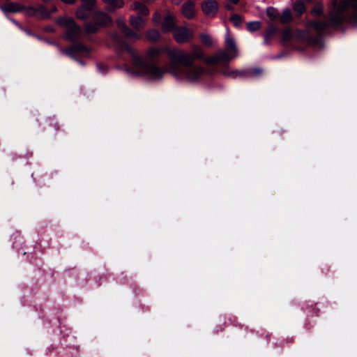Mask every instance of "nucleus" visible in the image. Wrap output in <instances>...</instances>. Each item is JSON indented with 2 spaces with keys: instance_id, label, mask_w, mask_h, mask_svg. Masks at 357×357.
Wrapping results in <instances>:
<instances>
[{
  "instance_id": "nucleus-1",
  "label": "nucleus",
  "mask_w": 357,
  "mask_h": 357,
  "mask_svg": "<svg viewBox=\"0 0 357 357\" xmlns=\"http://www.w3.org/2000/svg\"><path fill=\"white\" fill-rule=\"evenodd\" d=\"M132 67L135 74L153 80L160 79L165 72H169L177 79L195 83L199 81L206 73V70L202 66L192 63L181 64L171 60L167 68L162 70L155 65L149 64L146 59L138 56H134Z\"/></svg>"
},
{
  "instance_id": "nucleus-2",
  "label": "nucleus",
  "mask_w": 357,
  "mask_h": 357,
  "mask_svg": "<svg viewBox=\"0 0 357 357\" xmlns=\"http://www.w3.org/2000/svg\"><path fill=\"white\" fill-rule=\"evenodd\" d=\"M192 48V53L183 49L167 50V53L172 61H176L181 64H190L195 59H202L204 55L203 50L199 46L194 45Z\"/></svg>"
},
{
  "instance_id": "nucleus-3",
  "label": "nucleus",
  "mask_w": 357,
  "mask_h": 357,
  "mask_svg": "<svg viewBox=\"0 0 357 357\" xmlns=\"http://www.w3.org/2000/svg\"><path fill=\"white\" fill-rule=\"evenodd\" d=\"M351 9L357 10V0H335L330 13L331 22L334 24L340 23Z\"/></svg>"
},
{
  "instance_id": "nucleus-4",
  "label": "nucleus",
  "mask_w": 357,
  "mask_h": 357,
  "mask_svg": "<svg viewBox=\"0 0 357 357\" xmlns=\"http://www.w3.org/2000/svg\"><path fill=\"white\" fill-rule=\"evenodd\" d=\"M57 23L65 29V38L70 41L78 40L82 33L81 27L78 26L71 18L61 17L57 20Z\"/></svg>"
},
{
  "instance_id": "nucleus-5",
  "label": "nucleus",
  "mask_w": 357,
  "mask_h": 357,
  "mask_svg": "<svg viewBox=\"0 0 357 357\" xmlns=\"http://www.w3.org/2000/svg\"><path fill=\"white\" fill-rule=\"evenodd\" d=\"M192 31L185 27L176 28L173 31V36L178 43H185L192 38Z\"/></svg>"
},
{
  "instance_id": "nucleus-6",
  "label": "nucleus",
  "mask_w": 357,
  "mask_h": 357,
  "mask_svg": "<svg viewBox=\"0 0 357 357\" xmlns=\"http://www.w3.org/2000/svg\"><path fill=\"white\" fill-rule=\"evenodd\" d=\"M230 60L229 54L226 52H220L214 56L206 58L204 61L207 64L217 65L220 63H227Z\"/></svg>"
},
{
  "instance_id": "nucleus-7",
  "label": "nucleus",
  "mask_w": 357,
  "mask_h": 357,
  "mask_svg": "<svg viewBox=\"0 0 357 357\" xmlns=\"http://www.w3.org/2000/svg\"><path fill=\"white\" fill-rule=\"evenodd\" d=\"M202 10L208 17H214L218 10V4L215 0H204Z\"/></svg>"
},
{
  "instance_id": "nucleus-8",
  "label": "nucleus",
  "mask_w": 357,
  "mask_h": 357,
  "mask_svg": "<svg viewBox=\"0 0 357 357\" xmlns=\"http://www.w3.org/2000/svg\"><path fill=\"white\" fill-rule=\"evenodd\" d=\"M225 46H226V52L229 54V52H231V55H229L230 59H234L237 56V49L236 47L235 42L233 38L231 36L229 29H227V35L225 38Z\"/></svg>"
},
{
  "instance_id": "nucleus-9",
  "label": "nucleus",
  "mask_w": 357,
  "mask_h": 357,
  "mask_svg": "<svg viewBox=\"0 0 357 357\" xmlns=\"http://www.w3.org/2000/svg\"><path fill=\"white\" fill-rule=\"evenodd\" d=\"M130 24L134 29L141 30L145 26L146 20L142 16L131 15L130 17Z\"/></svg>"
},
{
  "instance_id": "nucleus-10",
  "label": "nucleus",
  "mask_w": 357,
  "mask_h": 357,
  "mask_svg": "<svg viewBox=\"0 0 357 357\" xmlns=\"http://www.w3.org/2000/svg\"><path fill=\"white\" fill-rule=\"evenodd\" d=\"M117 24H118L119 26L122 29V30H123V33H125V35L127 37H128L129 38L135 39V40H138V39L141 38L142 36L140 34L135 33L134 31L130 30L127 26V25L126 24L125 22H123V20H119L117 22Z\"/></svg>"
},
{
  "instance_id": "nucleus-11",
  "label": "nucleus",
  "mask_w": 357,
  "mask_h": 357,
  "mask_svg": "<svg viewBox=\"0 0 357 357\" xmlns=\"http://www.w3.org/2000/svg\"><path fill=\"white\" fill-rule=\"evenodd\" d=\"M175 24L174 17L171 14L167 15L162 24V29L164 32H168L173 29Z\"/></svg>"
},
{
  "instance_id": "nucleus-12",
  "label": "nucleus",
  "mask_w": 357,
  "mask_h": 357,
  "mask_svg": "<svg viewBox=\"0 0 357 357\" xmlns=\"http://www.w3.org/2000/svg\"><path fill=\"white\" fill-rule=\"evenodd\" d=\"M131 9L135 10L138 15L142 16H147L149 14V10L147 7L142 3L135 1L132 3Z\"/></svg>"
},
{
  "instance_id": "nucleus-13",
  "label": "nucleus",
  "mask_w": 357,
  "mask_h": 357,
  "mask_svg": "<svg viewBox=\"0 0 357 357\" xmlns=\"http://www.w3.org/2000/svg\"><path fill=\"white\" fill-rule=\"evenodd\" d=\"M195 6L192 2H187L182 7V13L187 18H192L195 15Z\"/></svg>"
},
{
  "instance_id": "nucleus-14",
  "label": "nucleus",
  "mask_w": 357,
  "mask_h": 357,
  "mask_svg": "<svg viewBox=\"0 0 357 357\" xmlns=\"http://www.w3.org/2000/svg\"><path fill=\"white\" fill-rule=\"evenodd\" d=\"M95 20L100 26H106L112 22L109 16L103 13H97L95 16Z\"/></svg>"
},
{
  "instance_id": "nucleus-15",
  "label": "nucleus",
  "mask_w": 357,
  "mask_h": 357,
  "mask_svg": "<svg viewBox=\"0 0 357 357\" xmlns=\"http://www.w3.org/2000/svg\"><path fill=\"white\" fill-rule=\"evenodd\" d=\"M33 13L42 18L49 17L51 15V13L48 11L44 6H38L34 8H33Z\"/></svg>"
},
{
  "instance_id": "nucleus-16",
  "label": "nucleus",
  "mask_w": 357,
  "mask_h": 357,
  "mask_svg": "<svg viewBox=\"0 0 357 357\" xmlns=\"http://www.w3.org/2000/svg\"><path fill=\"white\" fill-rule=\"evenodd\" d=\"M91 10V9L81 6L76 13V16L78 19L84 20L90 15Z\"/></svg>"
},
{
  "instance_id": "nucleus-17",
  "label": "nucleus",
  "mask_w": 357,
  "mask_h": 357,
  "mask_svg": "<svg viewBox=\"0 0 357 357\" xmlns=\"http://www.w3.org/2000/svg\"><path fill=\"white\" fill-rule=\"evenodd\" d=\"M293 10L298 17H300L305 11V6L302 1L296 2L293 6Z\"/></svg>"
},
{
  "instance_id": "nucleus-18",
  "label": "nucleus",
  "mask_w": 357,
  "mask_h": 357,
  "mask_svg": "<svg viewBox=\"0 0 357 357\" xmlns=\"http://www.w3.org/2000/svg\"><path fill=\"white\" fill-rule=\"evenodd\" d=\"M2 10L4 12H19L21 10V6L14 3H8L6 6L1 7Z\"/></svg>"
},
{
  "instance_id": "nucleus-19",
  "label": "nucleus",
  "mask_w": 357,
  "mask_h": 357,
  "mask_svg": "<svg viewBox=\"0 0 357 357\" xmlns=\"http://www.w3.org/2000/svg\"><path fill=\"white\" fill-rule=\"evenodd\" d=\"M291 20L292 16L290 10L289 8L284 9L280 17V22L283 24H286L289 22Z\"/></svg>"
},
{
  "instance_id": "nucleus-20",
  "label": "nucleus",
  "mask_w": 357,
  "mask_h": 357,
  "mask_svg": "<svg viewBox=\"0 0 357 357\" xmlns=\"http://www.w3.org/2000/svg\"><path fill=\"white\" fill-rule=\"evenodd\" d=\"M160 33L155 29H151L146 33V37L149 40L155 42L160 38Z\"/></svg>"
},
{
  "instance_id": "nucleus-21",
  "label": "nucleus",
  "mask_w": 357,
  "mask_h": 357,
  "mask_svg": "<svg viewBox=\"0 0 357 357\" xmlns=\"http://www.w3.org/2000/svg\"><path fill=\"white\" fill-rule=\"evenodd\" d=\"M99 26L100 25H98L97 22L96 23H88L85 26V30L86 33H93L98 31Z\"/></svg>"
},
{
  "instance_id": "nucleus-22",
  "label": "nucleus",
  "mask_w": 357,
  "mask_h": 357,
  "mask_svg": "<svg viewBox=\"0 0 357 357\" xmlns=\"http://www.w3.org/2000/svg\"><path fill=\"white\" fill-rule=\"evenodd\" d=\"M200 39L202 43L207 46V47H211L213 45V40L211 37L206 33H202L200 35Z\"/></svg>"
},
{
  "instance_id": "nucleus-23",
  "label": "nucleus",
  "mask_w": 357,
  "mask_h": 357,
  "mask_svg": "<svg viewBox=\"0 0 357 357\" xmlns=\"http://www.w3.org/2000/svg\"><path fill=\"white\" fill-rule=\"evenodd\" d=\"M109 7L112 8H121L123 3L121 0H103Z\"/></svg>"
},
{
  "instance_id": "nucleus-24",
  "label": "nucleus",
  "mask_w": 357,
  "mask_h": 357,
  "mask_svg": "<svg viewBox=\"0 0 357 357\" xmlns=\"http://www.w3.org/2000/svg\"><path fill=\"white\" fill-rule=\"evenodd\" d=\"M266 13L267 16L271 20L277 18L279 15L278 10L273 7L267 8Z\"/></svg>"
},
{
  "instance_id": "nucleus-25",
  "label": "nucleus",
  "mask_w": 357,
  "mask_h": 357,
  "mask_svg": "<svg viewBox=\"0 0 357 357\" xmlns=\"http://www.w3.org/2000/svg\"><path fill=\"white\" fill-rule=\"evenodd\" d=\"M261 23L259 21L250 22L247 24L248 30L250 31H255L259 29Z\"/></svg>"
},
{
  "instance_id": "nucleus-26",
  "label": "nucleus",
  "mask_w": 357,
  "mask_h": 357,
  "mask_svg": "<svg viewBox=\"0 0 357 357\" xmlns=\"http://www.w3.org/2000/svg\"><path fill=\"white\" fill-rule=\"evenodd\" d=\"M324 7L321 3H317L314 6L313 9L312 10V13L314 16H318L323 13Z\"/></svg>"
},
{
  "instance_id": "nucleus-27",
  "label": "nucleus",
  "mask_w": 357,
  "mask_h": 357,
  "mask_svg": "<svg viewBox=\"0 0 357 357\" xmlns=\"http://www.w3.org/2000/svg\"><path fill=\"white\" fill-rule=\"evenodd\" d=\"M313 26L318 31L324 30L326 27L325 22L315 21L312 23Z\"/></svg>"
},
{
  "instance_id": "nucleus-28",
  "label": "nucleus",
  "mask_w": 357,
  "mask_h": 357,
  "mask_svg": "<svg viewBox=\"0 0 357 357\" xmlns=\"http://www.w3.org/2000/svg\"><path fill=\"white\" fill-rule=\"evenodd\" d=\"M95 2V0H82V6L92 10Z\"/></svg>"
},
{
  "instance_id": "nucleus-29",
  "label": "nucleus",
  "mask_w": 357,
  "mask_h": 357,
  "mask_svg": "<svg viewBox=\"0 0 357 357\" xmlns=\"http://www.w3.org/2000/svg\"><path fill=\"white\" fill-rule=\"evenodd\" d=\"M230 20L236 26H238L242 22L241 17L237 15H234L231 16Z\"/></svg>"
},
{
  "instance_id": "nucleus-30",
  "label": "nucleus",
  "mask_w": 357,
  "mask_h": 357,
  "mask_svg": "<svg viewBox=\"0 0 357 357\" xmlns=\"http://www.w3.org/2000/svg\"><path fill=\"white\" fill-rule=\"evenodd\" d=\"M160 52V50L159 49L153 47V48H150L148 50V55L151 57H153V56H155L159 54Z\"/></svg>"
},
{
  "instance_id": "nucleus-31",
  "label": "nucleus",
  "mask_w": 357,
  "mask_h": 357,
  "mask_svg": "<svg viewBox=\"0 0 357 357\" xmlns=\"http://www.w3.org/2000/svg\"><path fill=\"white\" fill-rule=\"evenodd\" d=\"M161 15L159 12L156 11L154 13L152 20L154 23L158 24L160 22Z\"/></svg>"
},
{
  "instance_id": "nucleus-32",
  "label": "nucleus",
  "mask_w": 357,
  "mask_h": 357,
  "mask_svg": "<svg viewBox=\"0 0 357 357\" xmlns=\"http://www.w3.org/2000/svg\"><path fill=\"white\" fill-rule=\"evenodd\" d=\"M88 52V49L84 47V46H82V45H79L77 47H75V52Z\"/></svg>"
},
{
  "instance_id": "nucleus-33",
  "label": "nucleus",
  "mask_w": 357,
  "mask_h": 357,
  "mask_svg": "<svg viewBox=\"0 0 357 357\" xmlns=\"http://www.w3.org/2000/svg\"><path fill=\"white\" fill-rule=\"evenodd\" d=\"M290 31L289 30H285L283 33V38L284 40H288L289 37L290 36Z\"/></svg>"
},
{
  "instance_id": "nucleus-34",
  "label": "nucleus",
  "mask_w": 357,
  "mask_h": 357,
  "mask_svg": "<svg viewBox=\"0 0 357 357\" xmlns=\"http://www.w3.org/2000/svg\"><path fill=\"white\" fill-rule=\"evenodd\" d=\"M253 75L257 76L259 75L261 73V70L259 68L254 69L252 73Z\"/></svg>"
},
{
  "instance_id": "nucleus-35",
  "label": "nucleus",
  "mask_w": 357,
  "mask_h": 357,
  "mask_svg": "<svg viewBox=\"0 0 357 357\" xmlns=\"http://www.w3.org/2000/svg\"><path fill=\"white\" fill-rule=\"evenodd\" d=\"M61 1H63V3H68V4H73L76 1V0H61Z\"/></svg>"
},
{
  "instance_id": "nucleus-36",
  "label": "nucleus",
  "mask_w": 357,
  "mask_h": 357,
  "mask_svg": "<svg viewBox=\"0 0 357 357\" xmlns=\"http://www.w3.org/2000/svg\"><path fill=\"white\" fill-rule=\"evenodd\" d=\"M56 10H57L56 7V6H53L52 8V10L50 11V12L52 13L53 12H56Z\"/></svg>"
},
{
  "instance_id": "nucleus-37",
  "label": "nucleus",
  "mask_w": 357,
  "mask_h": 357,
  "mask_svg": "<svg viewBox=\"0 0 357 357\" xmlns=\"http://www.w3.org/2000/svg\"><path fill=\"white\" fill-rule=\"evenodd\" d=\"M172 1L176 4H178L181 2V0H172Z\"/></svg>"
},
{
  "instance_id": "nucleus-38",
  "label": "nucleus",
  "mask_w": 357,
  "mask_h": 357,
  "mask_svg": "<svg viewBox=\"0 0 357 357\" xmlns=\"http://www.w3.org/2000/svg\"><path fill=\"white\" fill-rule=\"evenodd\" d=\"M234 3H237L238 0H230Z\"/></svg>"
}]
</instances>
